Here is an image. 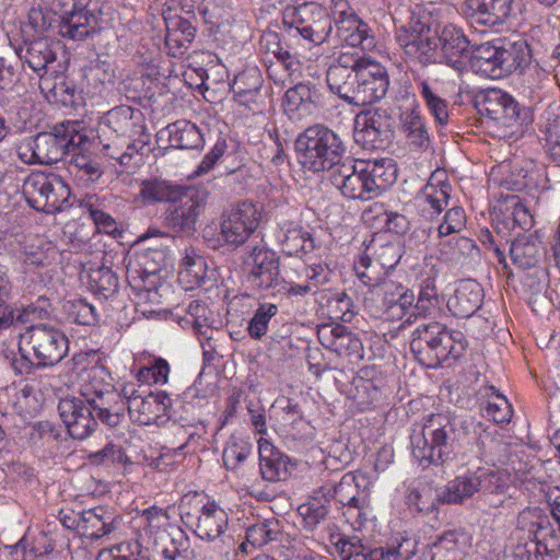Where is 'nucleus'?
Listing matches in <instances>:
<instances>
[{
    "instance_id": "33",
    "label": "nucleus",
    "mask_w": 560,
    "mask_h": 560,
    "mask_svg": "<svg viewBox=\"0 0 560 560\" xmlns=\"http://www.w3.org/2000/svg\"><path fill=\"white\" fill-rule=\"evenodd\" d=\"M497 44L501 48V71L506 75L516 71L522 72L532 62V50L527 42L523 38L510 40L508 38H498Z\"/></svg>"
},
{
    "instance_id": "14",
    "label": "nucleus",
    "mask_w": 560,
    "mask_h": 560,
    "mask_svg": "<svg viewBox=\"0 0 560 560\" xmlns=\"http://www.w3.org/2000/svg\"><path fill=\"white\" fill-rule=\"evenodd\" d=\"M209 192L202 186H186L164 212V223L174 232L192 233L205 210Z\"/></svg>"
},
{
    "instance_id": "39",
    "label": "nucleus",
    "mask_w": 560,
    "mask_h": 560,
    "mask_svg": "<svg viewBox=\"0 0 560 560\" xmlns=\"http://www.w3.org/2000/svg\"><path fill=\"white\" fill-rule=\"evenodd\" d=\"M435 176L432 175L428 184L418 195L417 200L422 206V211L427 212L433 221L448 206L451 185L442 179L434 183Z\"/></svg>"
},
{
    "instance_id": "34",
    "label": "nucleus",
    "mask_w": 560,
    "mask_h": 560,
    "mask_svg": "<svg viewBox=\"0 0 560 560\" xmlns=\"http://www.w3.org/2000/svg\"><path fill=\"white\" fill-rule=\"evenodd\" d=\"M277 238L288 256L301 257L315 248L312 234L294 222L283 223Z\"/></svg>"
},
{
    "instance_id": "22",
    "label": "nucleus",
    "mask_w": 560,
    "mask_h": 560,
    "mask_svg": "<svg viewBox=\"0 0 560 560\" xmlns=\"http://www.w3.org/2000/svg\"><path fill=\"white\" fill-rule=\"evenodd\" d=\"M167 513L156 506H150L142 511L139 516V528L135 540V548L147 555H151L160 541L168 538L165 530Z\"/></svg>"
},
{
    "instance_id": "61",
    "label": "nucleus",
    "mask_w": 560,
    "mask_h": 560,
    "mask_svg": "<svg viewBox=\"0 0 560 560\" xmlns=\"http://www.w3.org/2000/svg\"><path fill=\"white\" fill-rule=\"evenodd\" d=\"M63 310L68 319L74 324L92 326L98 322L96 308L83 299L67 301Z\"/></svg>"
},
{
    "instance_id": "16",
    "label": "nucleus",
    "mask_w": 560,
    "mask_h": 560,
    "mask_svg": "<svg viewBox=\"0 0 560 560\" xmlns=\"http://www.w3.org/2000/svg\"><path fill=\"white\" fill-rule=\"evenodd\" d=\"M393 122L386 109L361 113L354 121L355 143L365 150L385 149L393 138Z\"/></svg>"
},
{
    "instance_id": "49",
    "label": "nucleus",
    "mask_w": 560,
    "mask_h": 560,
    "mask_svg": "<svg viewBox=\"0 0 560 560\" xmlns=\"http://www.w3.org/2000/svg\"><path fill=\"white\" fill-rule=\"evenodd\" d=\"M439 305L438 289L435 285V279L433 277H427L420 283V290L418 301L415 304V311L410 313L404 320L401 326L411 325L417 315L427 316L432 313Z\"/></svg>"
},
{
    "instance_id": "55",
    "label": "nucleus",
    "mask_w": 560,
    "mask_h": 560,
    "mask_svg": "<svg viewBox=\"0 0 560 560\" xmlns=\"http://www.w3.org/2000/svg\"><path fill=\"white\" fill-rule=\"evenodd\" d=\"M88 460L94 466L125 467L131 464L121 446L108 442L103 448L88 454Z\"/></svg>"
},
{
    "instance_id": "6",
    "label": "nucleus",
    "mask_w": 560,
    "mask_h": 560,
    "mask_svg": "<svg viewBox=\"0 0 560 560\" xmlns=\"http://www.w3.org/2000/svg\"><path fill=\"white\" fill-rule=\"evenodd\" d=\"M47 9L60 16L59 33L62 37L82 40L100 32L102 8L93 0H45Z\"/></svg>"
},
{
    "instance_id": "63",
    "label": "nucleus",
    "mask_w": 560,
    "mask_h": 560,
    "mask_svg": "<svg viewBox=\"0 0 560 560\" xmlns=\"http://www.w3.org/2000/svg\"><path fill=\"white\" fill-rule=\"evenodd\" d=\"M353 301L346 292H335L327 298L326 310L330 319L349 323L354 316Z\"/></svg>"
},
{
    "instance_id": "53",
    "label": "nucleus",
    "mask_w": 560,
    "mask_h": 560,
    "mask_svg": "<svg viewBox=\"0 0 560 560\" xmlns=\"http://www.w3.org/2000/svg\"><path fill=\"white\" fill-rule=\"evenodd\" d=\"M328 69L326 72V82L329 90L337 94L341 100L350 105L352 104V91L357 89V72H347L346 69Z\"/></svg>"
},
{
    "instance_id": "5",
    "label": "nucleus",
    "mask_w": 560,
    "mask_h": 560,
    "mask_svg": "<svg viewBox=\"0 0 560 560\" xmlns=\"http://www.w3.org/2000/svg\"><path fill=\"white\" fill-rule=\"evenodd\" d=\"M298 161L313 173L332 171L347 158V148L340 136L325 125L307 127L295 140Z\"/></svg>"
},
{
    "instance_id": "1",
    "label": "nucleus",
    "mask_w": 560,
    "mask_h": 560,
    "mask_svg": "<svg viewBox=\"0 0 560 560\" xmlns=\"http://www.w3.org/2000/svg\"><path fill=\"white\" fill-rule=\"evenodd\" d=\"M393 159L353 161L347 156L330 174V183L349 199L370 200L380 196L397 179Z\"/></svg>"
},
{
    "instance_id": "59",
    "label": "nucleus",
    "mask_w": 560,
    "mask_h": 560,
    "mask_svg": "<svg viewBox=\"0 0 560 560\" xmlns=\"http://www.w3.org/2000/svg\"><path fill=\"white\" fill-rule=\"evenodd\" d=\"M466 223L467 217L464 208L454 206L447 209L443 217L438 220L435 228L438 238H444L460 233L466 228Z\"/></svg>"
},
{
    "instance_id": "24",
    "label": "nucleus",
    "mask_w": 560,
    "mask_h": 560,
    "mask_svg": "<svg viewBox=\"0 0 560 560\" xmlns=\"http://www.w3.org/2000/svg\"><path fill=\"white\" fill-rule=\"evenodd\" d=\"M140 113L130 106L121 105L108 110L101 119L98 125V139L110 138L117 139L132 138L140 133L143 126L139 125Z\"/></svg>"
},
{
    "instance_id": "23",
    "label": "nucleus",
    "mask_w": 560,
    "mask_h": 560,
    "mask_svg": "<svg viewBox=\"0 0 560 560\" xmlns=\"http://www.w3.org/2000/svg\"><path fill=\"white\" fill-rule=\"evenodd\" d=\"M259 468L262 479L270 482L287 481L292 477L298 462L277 448L271 442H258Z\"/></svg>"
},
{
    "instance_id": "36",
    "label": "nucleus",
    "mask_w": 560,
    "mask_h": 560,
    "mask_svg": "<svg viewBox=\"0 0 560 560\" xmlns=\"http://www.w3.org/2000/svg\"><path fill=\"white\" fill-rule=\"evenodd\" d=\"M472 492H409L406 503L418 513L430 514L442 504H460Z\"/></svg>"
},
{
    "instance_id": "20",
    "label": "nucleus",
    "mask_w": 560,
    "mask_h": 560,
    "mask_svg": "<svg viewBox=\"0 0 560 560\" xmlns=\"http://www.w3.org/2000/svg\"><path fill=\"white\" fill-rule=\"evenodd\" d=\"M515 0H464L465 14L489 28H501L515 16Z\"/></svg>"
},
{
    "instance_id": "40",
    "label": "nucleus",
    "mask_w": 560,
    "mask_h": 560,
    "mask_svg": "<svg viewBox=\"0 0 560 560\" xmlns=\"http://www.w3.org/2000/svg\"><path fill=\"white\" fill-rule=\"evenodd\" d=\"M417 551L416 536L401 532L393 535L384 546L374 548L372 560H411Z\"/></svg>"
},
{
    "instance_id": "50",
    "label": "nucleus",
    "mask_w": 560,
    "mask_h": 560,
    "mask_svg": "<svg viewBox=\"0 0 560 560\" xmlns=\"http://www.w3.org/2000/svg\"><path fill=\"white\" fill-rule=\"evenodd\" d=\"M279 307L273 303H260L254 311L246 330L252 339L260 340L276 322Z\"/></svg>"
},
{
    "instance_id": "12",
    "label": "nucleus",
    "mask_w": 560,
    "mask_h": 560,
    "mask_svg": "<svg viewBox=\"0 0 560 560\" xmlns=\"http://www.w3.org/2000/svg\"><path fill=\"white\" fill-rule=\"evenodd\" d=\"M415 294L399 282L390 279H382L365 298V305L376 317L387 320H400L413 306Z\"/></svg>"
},
{
    "instance_id": "26",
    "label": "nucleus",
    "mask_w": 560,
    "mask_h": 560,
    "mask_svg": "<svg viewBox=\"0 0 560 560\" xmlns=\"http://www.w3.org/2000/svg\"><path fill=\"white\" fill-rule=\"evenodd\" d=\"M485 292L479 282L472 279L458 281L454 294L447 301L450 312L462 318L472 316L482 305Z\"/></svg>"
},
{
    "instance_id": "2",
    "label": "nucleus",
    "mask_w": 560,
    "mask_h": 560,
    "mask_svg": "<svg viewBox=\"0 0 560 560\" xmlns=\"http://www.w3.org/2000/svg\"><path fill=\"white\" fill-rule=\"evenodd\" d=\"M466 434L467 424L460 417L432 413L421 431H415L410 438L412 456L423 468L440 465L453 452L454 443Z\"/></svg>"
},
{
    "instance_id": "44",
    "label": "nucleus",
    "mask_w": 560,
    "mask_h": 560,
    "mask_svg": "<svg viewBox=\"0 0 560 560\" xmlns=\"http://www.w3.org/2000/svg\"><path fill=\"white\" fill-rule=\"evenodd\" d=\"M401 129L410 147L425 150L430 145V137L424 118L417 108L407 110L401 115Z\"/></svg>"
},
{
    "instance_id": "46",
    "label": "nucleus",
    "mask_w": 560,
    "mask_h": 560,
    "mask_svg": "<svg viewBox=\"0 0 560 560\" xmlns=\"http://www.w3.org/2000/svg\"><path fill=\"white\" fill-rule=\"evenodd\" d=\"M500 45L497 39L480 44L472 52L474 67L489 77H501Z\"/></svg>"
},
{
    "instance_id": "62",
    "label": "nucleus",
    "mask_w": 560,
    "mask_h": 560,
    "mask_svg": "<svg viewBox=\"0 0 560 560\" xmlns=\"http://www.w3.org/2000/svg\"><path fill=\"white\" fill-rule=\"evenodd\" d=\"M252 450L253 445L248 441L232 436L223 450L222 459L225 468L230 470L236 469L246 460Z\"/></svg>"
},
{
    "instance_id": "64",
    "label": "nucleus",
    "mask_w": 560,
    "mask_h": 560,
    "mask_svg": "<svg viewBox=\"0 0 560 560\" xmlns=\"http://www.w3.org/2000/svg\"><path fill=\"white\" fill-rule=\"evenodd\" d=\"M71 153L70 168L72 172H75L77 177L91 183L100 179L103 175V170L97 161L77 151Z\"/></svg>"
},
{
    "instance_id": "31",
    "label": "nucleus",
    "mask_w": 560,
    "mask_h": 560,
    "mask_svg": "<svg viewBox=\"0 0 560 560\" xmlns=\"http://www.w3.org/2000/svg\"><path fill=\"white\" fill-rule=\"evenodd\" d=\"M262 77L256 67H248L235 75L231 85L234 100L242 106L254 110L261 94Z\"/></svg>"
},
{
    "instance_id": "3",
    "label": "nucleus",
    "mask_w": 560,
    "mask_h": 560,
    "mask_svg": "<svg viewBox=\"0 0 560 560\" xmlns=\"http://www.w3.org/2000/svg\"><path fill=\"white\" fill-rule=\"evenodd\" d=\"M467 340L459 330H451L439 322L419 324L410 336V350L415 359L428 369L462 358Z\"/></svg>"
},
{
    "instance_id": "32",
    "label": "nucleus",
    "mask_w": 560,
    "mask_h": 560,
    "mask_svg": "<svg viewBox=\"0 0 560 560\" xmlns=\"http://www.w3.org/2000/svg\"><path fill=\"white\" fill-rule=\"evenodd\" d=\"M503 481V474L494 467H479L458 475L447 490H501Z\"/></svg>"
},
{
    "instance_id": "58",
    "label": "nucleus",
    "mask_w": 560,
    "mask_h": 560,
    "mask_svg": "<svg viewBox=\"0 0 560 560\" xmlns=\"http://www.w3.org/2000/svg\"><path fill=\"white\" fill-rule=\"evenodd\" d=\"M280 525L276 520H265L249 526L246 530V541L255 547L261 548L267 544L277 540L280 535Z\"/></svg>"
},
{
    "instance_id": "11",
    "label": "nucleus",
    "mask_w": 560,
    "mask_h": 560,
    "mask_svg": "<svg viewBox=\"0 0 560 560\" xmlns=\"http://www.w3.org/2000/svg\"><path fill=\"white\" fill-rule=\"evenodd\" d=\"M243 266L247 282L260 291L272 292L282 285L280 256L265 244L249 245L245 249Z\"/></svg>"
},
{
    "instance_id": "18",
    "label": "nucleus",
    "mask_w": 560,
    "mask_h": 560,
    "mask_svg": "<svg viewBox=\"0 0 560 560\" xmlns=\"http://www.w3.org/2000/svg\"><path fill=\"white\" fill-rule=\"evenodd\" d=\"M320 345L345 359L349 364H358L364 358L361 339L348 327L339 324H324L317 329Z\"/></svg>"
},
{
    "instance_id": "8",
    "label": "nucleus",
    "mask_w": 560,
    "mask_h": 560,
    "mask_svg": "<svg viewBox=\"0 0 560 560\" xmlns=\"http://www.w3.org/2000/svg\"><path fill=\"white\" fill-rule=\"evenodd\" d=\"M283 28L289 36H301L314 45L327 42L332 33V18L316 2L288 7L283 12Z\"/></svg>"
},
{
    "instance_id": "15",
    "label": "nucleus",
    "mask_w": 560,
    "mask_h": 560,
    "mask_svg": "<svg viewBox=\"0 0 560 560\" xmlns=\"http://www.w3.org/2000/svg\"><path fill=\"white\" fill-rule=\"evenodd\" d=\"M26 334L37 368L54 366L67 355L69 341L60 329L44 324L31 325Z\"/></svg>"
},
{
    "instance_id": "54",
    "label": "nucleus",
    "mask_w": 560,
    "mask_h": 560,
    "mask_svg": "<svg viewBox=\"0 0 560 560\" xmlns=\"http://www.w3.org/2000/svg\"><path fill=\"white\" fill-rule=\"evenodd\" d=\"M486 395L490 398L483 408V416L495 423L510 422L513 410L506 397L498 393L494 386L487 387Z\"/></svg>"
},
{
    "instance_id": "27",
    "label": "nucleus",
    "mask_w": 560,
    "mask_h": 560,
    "mask_svg": "<svg viewBox=\"0 0 560 560\" xmlns=\"http://www.w3.org/2000/svg\"><path fill=\"white\" fill-rule=\"evenodd\" d=\"M337 39L350 47H361L371 50L375 47V38L369 25L357 13H349L345 19L335 23Z\"/></svg>"
},
{
    "instance_id": "45",
    "label": "nucleus",
    "mask_w": 560,
    "mask_h": 560,
    "mask_svg": "<svg viewBox=\"0 0 560 560\" xmlns=\"http://www.w3.org/2000/svg\"><path fill=\"white\" fill-rule=\"evenodd\" d=\"M207 278V264L202 256L197 255L194 250H186L182 259L178 279L186 285V289L201 287Z\"/></svg>"
},
{
    "instance_id": "47",
    "label": "nucleus",
    "mask_w": 560,
    "mask_h": 560,
    "mask_svg": "<svg viewBox=\"0 0 560 560\" xmlns=\"http://www.w3.org/2000/svg\"><path fill=\"white\" fill-rule=\"evenodd\" d=\"M39 89L51 104L63 107H73L77 104V90L74 85L62 78L54 81L42 78Z\"/></svg>"
},
{
    "instance_id": "17",
    "label": "nucleus",
    "mask_w": 560,
    "mask_h": 560,
    "mask_svg": "<svg viewBox=\"0 0 560 560\" xmlns=\"http://www.w3.org/2000/svg\"><path fill=\"white\" fill-rule=\"evenodd\" d=\"M260 214L252 202H241L221 217L220 235L232 247L243 245L258 228Z\"/></svg>"
},
{
    "instance_id": "29",
    "label": "nucleus",
    "mask_w": 560,
    "mask_h": 560,
    "mask_svg": "<svg viewBox=\"0 0 560 560\" xmlns=\"http://www.w3.org/2000/svg\"><path fill=\"white\" fill-rule=\"evenodd\" d=\"M229 524L226 512L214 501H208L200 509L195 534L203 540L212 541L221 537Z\"/></svg>"
},
{
    "instance_id": "25",
    "label": "nucleus",
    "mask_w": 560,
    "mask_h": 560,
    "mask_svg": "<svg viewBox=\"0 0 560 560\" xmlns=\"http://www.w3.org/2000/svg\"><path fill=\"white\" fill-rule=\"evenodd\" d=\"M438 37L441 40V62H445L458 72L466 70L470 56V43L463 30L454 24H447Z\"/></svg>"
},
{
    "instance_id": "10",
    "label": "nucleus",
    "mask_w": 560,
    "mask_h": 560,
    "mask_svg": "<svg viewBox=\"0 0 560 560\" xmlns=\"http://www.w3.org/2000/svg\"><path fill=\"white\" fill-rule=\"evenodd\" d=\"M23 195L35 210L54 213L62 210L70 196L69 186L56 174L33 173L23 184Z\"/></svg>"
},
{
    "instance_id": "38",
    "label": "nucleus",
    "mask_w": 560,
    "mask_h": 560,
    "mask_svg": "<svg viewBox=\"0 0 560 560\" xmlns=\"http://www.w3.org/2000/svg\"><path fill=\"white\" fill-rule=\"evenodd\" d=\"M285 103L291 112L312 114L324 104L320 89L311 81L301 82L285 92Z\"/></svg>"
},
{
    "instance_id": "57",
    "label": "nucleus",
    "mask_w": 560,
    "mask_h": 560,
    "mask_svg": "<svg viewBox=\"0 0 560 560\" xmlns=\"http://www.w3.org/2000/svg\"><path fill=\"white\" fill-rule=\"evenodd\" d=\"M80 207L86 211L100 231L107 234L116 230V222L103 210V202L95 195H86L80 200Z\"/></svg>"
},
{
    "instance_id": "9",
    "label": "nucleus",
    "mask_w": 560,
    "mask_h": 560,
    "mask_svg": "<svg viewBox=\"0 0 560 560\" xmlns=\"http://www.w3.org/2000/svg\"><path fill=\"white\" fill-rule=\"evenodd\" d=\"M201 397L199 389L192 385L180 395H173L165 390L149 393L147 396L131 397L127 401V410L130 415L137 413V420L148 424L162 416L171 417L180 409L188 412L189 407L199 405Z\"/></svg>"
},
{
    "instance_id": "21",
    "label": "nucleus",
    "mask_w": 560,
    "mask_h": 560,
    "mask_svg": "<svg viewBox=\"0 0 560 560\" xmlns=\"http://www.w3.org/2000/svg\"><path fill=\"white\" fill-rule=\"evenodd\" d=\"M58 411L69 434L73 439L84 440L97 427V420L85 398H63L58 404Z\"/></svg>"
},
{
    "instance_id": "30",
    "label": "nucleus",
    "mask_w": 560,
    "mask_h": 560,
    "mask_svg": "<svg viewBox=\"0 0 560 560\" xmlns=\"http://www.w3.org/2000/svg\"><path fill=\"white\" fill-rule=\"evenodd\" d=\"M165 47L173 57L183 56L196 36V27L183 16H165Z\"/></svg>"
},
{
    "instance_id": "51",
    "label": "nucleus",
    "mask_w": 560,
    "mask_h": 560,
    "mask_svg": "<svg viewBox=\"0 0 560 560\" xmlns=\"http://www.w3.org/2000/svg\"><path fill=\"white\" fill-rule=\"evenodd\" d=\"M89 288L102 299H109L118 292L117 276L106 266L92 268L89 271Z\"/></svg>"
},
{
    "instance_id": "7",
    "label": "nucleus",
    "mask_w": 560,
    "mask_h": 560,
    "mask_svg": "<svg viewBox=\"0 0 560 560\" xmlns=\"http://www.w3.org/2000/svg\"><path fill=\"white\" fill-rule=\"evenodd\" d=\"M395 39L405 55L423 67L441 62V40L420 16L408 11L406 21L395 19Z\"/></svg>"
},
{
    "instance_id": "42",
    "label": "nucleus",
    "mask_w": 560,
    "mask_h": 560,
    "mask_svg": "<svg viewBox=\"0 0 560 560\" xmlns=\"http://www.w3.org/2000/svg\"><path fill=\"white\" fill-rule=\"evenodd\" d=\"M82 517L83 522L79 535L91 541L109 535L116 528L113 514L101 506L84 510Z\"/></svg>"
},
{
    "instance_id": "60",
    "label": "nucleus",
    "mask_w": 560,
    "mask_h": 560,
    "mask_svg": "<svg viewBox=\"0 0 560 560\" xmlns=\"http://www.w3.org/2000/svg\"><path fill=\"white\" fill-rule=\"evenodd\" d=\"M341 560H372L374 548L362 542L359 536L341 537L336 542Z\"/></svg>"
},
{
    "instance_id": "35",
    "label": "nucleus",
    "mask_w": 560,
    "mask_h": 560,
    "mask_svg": "<svg viewBox=\"0 0 560 560\" xmlns=\"http://www.w3.org/2000/svg\"><path fill=\"white\" fill-rule=\"evenodd\" d=\"M151 271H143L141 269H128L127 281L132 291L137 303H159L160 294L159 289L162 284V276Z\"/></svg>"
},
{
    "instance_id": "4",
    "label": "nucleus",
    "mask_w": 560,
    "mask_h": 560,
    "mask_svg": "<svg viewBox=\"0 0 560 560\" xmlns=\"http://www.w3.org/2000/svg\"><path fill=\"white\" fill-rule=\"evenodd\" d=\"M77 121H65L51 131L23 139L16 147L20 160L26 164H54L78 151L86 136L78 130Z\"/></svg>"
},
{
    "instance_id": "37",
    "label": "nucleus",
    "mask_w": 560,
    "mask_h": 560,
    "mask_svg": "<svg viewBox=\"0 0 560 560\" xmlns=\"http://www.w3.org/2000/svg\"><path fill=\"white\" fill-rule=\"evenodd\" d=\"M15 52L40 79L43 73H46L48 65L56 60V52L46 38L34 39L23 46H18Z\"/></svg>"
},
{
    "instance_id": "56",
    "label": "nucleus",
    "mask_w": 560,
    "mask_h": 560,
    "mask_svg": "<svg viewBox=\"0 0 560 560\" xmlns=\"http://www.w3.org/2000/svg\"><path fill=\"white\" fill-rule=\"evenodd\" d=\"M327 494H324L323 499L313 497L298 508V512L303 517L307 529L313 530L325 520L328 513V505L326 503L334 497V492H327Z\"/></svg>"
},
{
    "instance_id": "13",
    "label": "nucleus",
    "mask_w": 560,
    "mask_h": 560,
    "mask_svg": "<svg viewBox=\"0 0 560 560\" xmlns=\"http://www.w3.org/2000/svg\"><path fill=\"white\" fill-rule=\"evenodd\" d=\"M80 393L91 406L96 418L108 427H117L125 417L127 401L110 384L95 376L83 383Z\"/></svg>"
},
{
    "instance_id": "52",
    "label": "nucleus",
    "mask_w": 560,
    "mask_h": 560,
    "mask_svg": "<svg viewBox=\"0 0 560 560\" xmlns=\"http://www.w3.org/2000/svg\"><path fill=\"white\" fill-rule=\"evenodd\" d=\"M470 544V536L462 529H453L443 533L433 544L435 552L433 557L445 552L450 560H457L460 553Z\"/></svg>"
},
{
    "instance_id": "43",
    "label": "nucleus",
    "mask_w": 560,
    "mask_h": 560,
    "mask_svg": "<svg viewBox=\"0 0 560 560\" xmlns=\"http://www.w3.org/2000/svg\"><path fill=\"white\" fill-rule=\"evenodd\" d=\"M539 242L534 235H523L512 241L510 257L520 269H530L539 261Z\"/></svg>"
},
{
    "instance_id": "19",
    "label": "nucleus",
    "mask_w": 560,
    "mask_h": 560,
    "mask_svg": "<svg viewBox=\"0 0 560 560\" xmlns=\"http://www.w3.org/2000/svg\"><path fill=\"white\" fill-rule=\"evenodd\" d=\"M389 88V77L385 67L372 60L357 72V89L352 91V104L365 106L381 101Z\"/></svg>"
},
{
    "instance_id": "28",
    "label": "nucleus",
    "mask_w": 560,
    "mask_h": 560,
    "mask_svg": "<svg viewBox=\"0 0 560 560\" xmlns=\"http://www.w3.org/2000/svg\"><path fill=\"white\" fill-rule=\"evenodd\" d=\"M436 252L441 261L464 266L478 256L479 248L469 237L454 236L439 238Z\"/></svg>"
},
{
    "instance_id": "48",
    "label": "nucleus",
    "mask_w": 560,
    "mask_h": 560,
    "mask_svg": "<svg viewBox=\"0 0 560 560\" xmlns=\"http://www.w3.org/2000/svg\"><path fill=\"white\" fill-rule=\"evenodd\" d=\"M186 186L172 184L167 180L151 179L141 184L140 196L148 202H168L176 201V198Z\"/></svg>"
},
{
    "instance_id": "41",
    "label": "nucleus",
    "mask_w": 560,
    "mask_h": 560,
    "mask_svg": "<svg viewBox=\"0 0 560 560\" xmlns=\"http://www.w3.org/2000/svg\"><path fill=\"white\" fill-rule=\"evenodd\" d=\"M166 133L172 148L182 150H199L203 148L205 139L197 125L189 120H177L166 127Z\"/></svg>"
}]
</instances>
